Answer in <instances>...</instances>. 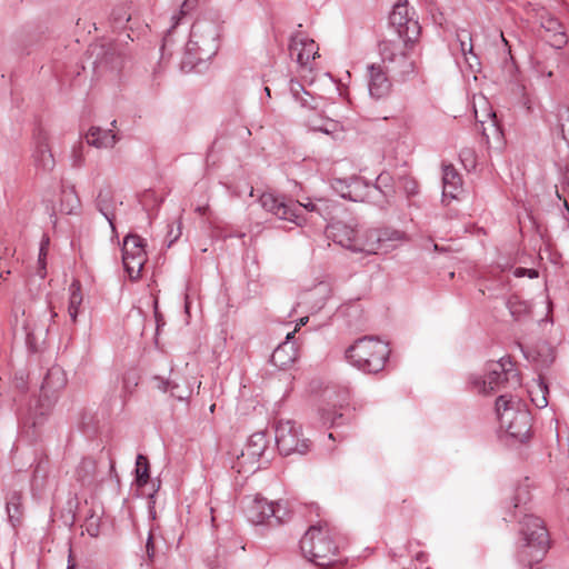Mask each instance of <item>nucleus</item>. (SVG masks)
Returning a JSON list of instances; mask_svg holds the SVG:
<instances>
[{"mask_svg": "<svg viewBox=\"0 0 569 569\" xmlns=\"http://www.w3.org/2000/svg\"><path fill=\"white\" fill-rule=\"evenodd\" d=\"M66 383L67 377L64 371L60 367H52L43 379L41 392L43 396L49 397L50 393L53 395L61 390Z\"/></svg>", "mask_w": 569, "mask_h": 569, "instance_id": "cd10ccee", "label": "nucleus"}, {"mask_svg": "<svg viewBox=\"0 0 569 569\" xmlns=\"http://www.w3.org/2000/svg\"><path fill=\"white\" fill-rule=\"evenodd\" d=\"M425 558H426V555L422 552L417 555V560H419V561H423Z\"/></svg>", "mask_w": 569, "mask_h": 569, "instance_id": "052dcab7", "label": "nucleus"}, {"mask_svg": "<svg viewBox=\"0 0 569 569\" xmlns=\"http://www.w3.org/2000/svg\"><path fill=\"white\" fill-rule=\"evenodd\" d=\"M529 395L532 403L537 408H545L548 406V386L539 378L535 385L529 389Z\"/></svg>", "mask_w": 569, "mask_h": 569, "instance_id": "72a5a7b5", "label": "nucleus"}, {"mask_svg": "<svg viewBox=\"0 0 569 569\" xmlns=\"http://www.w3.org/2000/svg\"><path fill=\"white\" fill-rule=\"evenodd\" d=\"M561 132L563 139L569 143V112L565 118H562Z\"/></svg>", "mask_w": 569, "mask_h": 569, "instance_id": "8fccbe9b", "label": "nucleus"}, {"mask_svg": "<svg viewBox=\"0 0 569 569\" xmlns=\"http://www.w3.org/2000/svg\"><path fill=\"white\" fill-rule=\"evenodd\" d=\"M48 476V467L44 462H39L33 471L31 488L33 491H40L44 488V480Z\"/></svg>", "mask_w": 569, "mask_h": 569, "instance_id": "58836bf2", "label": "nucleus"}, {"mask_svg": "<svg viewBox=\"0 0 569 569\" xmlns=\"http://www.w3.org/2000/svg\"><path fill=\"white\" fill-rule=\"evenodd\" d=\"M58 313L52 309L50 303L46 305L44 311L36 320H24L22 323V329L26 333V343L30 351L37 352L44 345L49 327L51 322H54Z\"/></svg>", "mask_w": 569, "mask_h": 569, "instance_id": "4468645a", "label": "nucleus"}, {"mask_svg": "<svg viewBox=\"0 0 569 569\" xmlns=\"http://www.w3.org/2000/svg\"><path fill=\"white\" fill-rule=\"evenodd\" d=\"M320 413H321V419L323 420V422L330 423L331 426L336 425L337 419L342 417L341 413L330 412L329 410H327L325 408L321 409Z\"/></svg>", "mask_w": 569, "mask_h": 569, "instance_id": "a18cd8bd", "label": "nucleus"}, {"mask_svg": "<svg viewBox=\"0 0 569 569\" xmlns=\"http://www.w3.org/2000/svg\"><path fill=\"white\" fill-rule=\"evenodd\" d=\"M67 569H76V563L72 562L71 560V555H69V559H68V567Z\"/></svg>", "mask_w": 569, "mask_h": 569, "instance_id": "4d7b16f0", "label": "nucleus"}, {"mask_svg": "<svg viewBox=\"0 0 569 569\" xmlns=\"http://www.w3.org/2000/svg\"><path fill=\"white\" fill-rule=\"evenodd\" d=\"M308 320H309V318H308V317H302V318H300V319H299V321H298V323H297V326H296V328H295V330H293V331H295V333H296V332H297V331H298L302 326H305V325L308 322Z\"/></svg>", "mask_w": 569, "mask_h": 569, "instance_id": "5fc2aeb1", "label": "nucleus"}, {"mask_svg": "<svg viewBox=\"0 0 569 569\" xmlns=\"http://www.w3.org/2000/svg\"><path fill=\"white\" fill-rule=\"evenodd\" d=\"M153 381L156 383L154 387L158 390L162 392H169L172 398L178 400H187L192 393V387L189 383L186 381L181 383L176 378L163 379L156 376Z\"/></svg>", "mask_w": 569, "mask_h": 569, "instance_id": "393cba45", "label": "nucleus"}, {"mask_svg": "<svg viewBox=\"0 0 569 569\" xmlns=\"http://www.w3.org/2000/svg\"><path fill=\"white\" fill-rule=\"evenodd\" d=\"M171 20H172V26H171V28L168 30V32L166 33V36L163 37V40H162V47H161V50H162V51H163V50L166 49V47L170 43L172 29H174V28L178 26L179 20H180V17L172 16Z\"/></svg>", "mask_w": 569, "mask_h": 569, "instance_id": "de8ad7c7", "label": "nucleus"}, {"mask_svg": "<svg viewBox=\"0 0 569 569\" xmlns=\"http://www.w3.org/2000/svg\"><path fill=\"white\" fill-rule=\"evenodd\" d=\"M244 512L248 520L254 525L263 523L271 518L272 502L261 497H254L247 500Z\"/></svg>", "mask_w": 569, "mask_h": 569, "instance_id": "4be33fe9", "label": "nucleus"}, {"mask_svg": "<svg viewBox=\"0 0 569 569\" xmlns=\"http://www.w3.org/2000/svg\"><path fill=\"white\" fill-rule=\"evenodd\" d=\"M356 241L355 252L388 253L405 241V233L391 228L367 229L359 231Z\"/></svg>", "mask_w": 569, "mask_h": 569, "instance_id": "6e6552de", "label": "nucleus"}, {"mask_svg": "<svg viewBox=\"0 0 569 569\" xmlns=\"http://www.w3.org/2000/svg\"><path fill=\"white\" fill-rule=\"evenodd\" d=\"M388 343L376 337H363L346 350L348 362L365 373L381 371L389 358Z\"/></svg>", "mask_w": 569, "mask_h": 569, "instance_id": "39448f33", "label": "nucleus"}, {"mask_svg": "<svg viewBox=\"0 0 569 569\" xmlns=\"http://www.w3.org/2000/svg\"><path fill=\"white\" fill-rule=\"evenodd\" d=\"M389 22L395 33L405 40L415 41L420 34V24L412 8L407 0L398 1L390 13Z\"/></svg>", "mask_w": 569, "mask_h": 569, "instance_id": "f8f14e48", "label": "nucleus"}, {"mask_svg": "<svg viewBox=\"0 0 569 569\" xmlns=\"http://www.w3.org/2000/svg\"><path fill=\"white\" fill-rule=\"evenodd\" d=\"M540 26L549 33L548 41L556 49H562L568 43V37L562 24L553 16L546 13L540 17Z\"/></svg>", "mask_w": 569, "mask_h": 569, "instance_id": "5701e85b", "label": "nucleus"}, {"mask_svg": "<svg viewBox=\"0 0 569 569\" xmlns=\"http://www.w3.org/2000/svg\"><path fill=\"white\" fill-rule=\"evenodd\" d=\"M512 274L516 278L528 276L529 278L538 277V272L535 269L516 268L512 270Z\"/></svg>", "mask_w": 569, "mask_h": 569, "instance_id": "49530a36", "label": "nucleus"}, {"mask_svg": "<svg viewBox=\"0 0 569 569\" xmlns=\"http://www.w3.org/2000/svg\"><path fill=\"white\" fill-rule=\"evenodd\" d=\"M295 203L299 204V214L306 220V218L302 216V209H306L310 212H317L321 217L326 218L325 209L319 204L312 202L310 199H307L306 202L303 201H295Z\"/></svg>", "mask_w": 569, "mask_h": 569, "instance_id": "a19ab883", "label": "nucleus"}, {"mask_svg": "<svg viewBox=\"0 0 569 569\" xmlns=\"http://www.w3.org/2000/svg\"><path fill=\"white\" fill-rule=\"evenodd\" d=\"M144 247V240L138 234L130 233L123 239L122 262L131 280H137L141 276L142 268L147 261Z\"/></svg>", "mask_w": 569, "mask_h": 569, "instance_id": "ddd939ff", "label": "nucleus"}, {"mask_svg": "<svg viewBox=\"0 0 569 569\" xmlns=\"http://www.w3.org/2000/svg\"><path fill=\"white\" fill-rule=\"evenodd\" d=\"M18 310L14 311V318H16V322L18 323L19 321V318H18V315H17Z\"/></svg>", "mask_w": 569, "mask_h": 569, "instance_id": "e2e57ef3", "label": "nucleus"}, {"mask_svg": "<svg viewBox=\"0 0 569 569\" xmlns=\"http://www.w3.org/2000/svg\"><path fill=\"white\" fill-rule=\"evenodd\" d=\"M48 244H49V239H43L40 244L39 259H38V263H39L38 274L40 276V278L46 277V256H47Z\"/></svg>", "mask_w": 569, "mask_h": 569, "instance_id": "79ce46f5", "label": "nucleus"}, {"mask_svg": "<svg viewBox=\"0 0 569 569\" xmlns=\"http://www.w3.org/2000/svg\"><path fill=\"white\" fill-rule=\"evenodd\" d=\"M566 187H567V190L569 191V178L567 179Z\"/></svg>", "mask_w": 569, "mask_h": 569, "instance_id": "0e129e2a", "label": "nucleus"}, {"mask_svg": "<svg viewBox=\"0 0 569 569\" xmlns=\"http://www.w3.org/2000/svg\"><path fill=\"white\" fill-rule=\"evenodd\" d=\"M259 203L266 211L281 220L293 222L298 227H302L307 222V220L299 214V204L295 203L293 200H287L271 192H264L260 196Z\"/></svg>", "mask_w": 569, "mask_h": 569, "instance_id": "2eb2a0df", "label": "nucleus"}, {"mask_svg": "<svg viewBox=\"0 0 569 569\" xmlns=\"http://www.w3.org/2000/svg\"><path fill=\"white\" fill-rule=\"evenodd\" d=\"M462 192V179L452 164L442 167V201L457 199Z\"/></svg>", "mask_w": 569, "mask_h": 569, "instance_id": "412c9836", "label": "nucleus"}, {"mask_svg": "<svg viewBox=\"0 0 569 569\" xmlns=\"http://www.w3.org/2000/svg\"><path fill=\"white\" fill-rule=\"evenodd\" d=\"M459 157L465 168L470 170L476 166L475 152L471 149H463L460 151Z\"/></svg>", "mask_w": 569, "mask_h": 569, "instance_id": "37998d69", "label": "nucleus"}, {"mask_svg": "<svg viewBox=\"0 0 569 569\" xmlns=\"http://www.w3.org/2000/svg\"><path fill=\"white\" fill-rule=\"evenodd\" d=\"M328 232L335 242L355 252L359 230L339 221L328 226Z\"/></svg>", "mask_w": 569, "mask_h": 569, "instance_id": "b1692460", "label": "nucleus"}, {"mask_svg": "<svg viewBox=\"0 0 569 569\" xmlns=\"http://www.w3.org/2000/svg\"><path fill=\"white\" fill-rule=\"evenodd\" d=\"M80 201L73 189H63L61 192L60 211L64 214H72L79 208Z\"/></svg>", "mask_w": 569, "mask_h": 569, "instance_id": "c9c22d12", "label": "nucleus"}, {"mask_svg": "<svg viewBox=\"0 0 569 569\" xmlns=\"http://www.w3.org/2000/svg\"><path fill=\"white\" fill-rule=\"evenodd\" d=\"M33 159L36 166L43 171H51L56 166V161L49 146V138L47 133L42 131L36 136Z\"/></svg>", "mask_w": 569, "mask_h": 569, "instance_id": "aec40b11", "label": "nucleus"}, {"mask_svg": "<svg viewBox=\"0 0 569 569\" xmlns=\"http://www.w3.org/2000/svg\"><path fill=\"white\" fill-rule=\"evenodd\" d=\"M507 307L515 320L522 319L530 310L529 303L521 300L518 296H511L508 299Z\"/></svg>", "mask_w": 569, "mask_h": 569, "instance_id": "e433bc0d", "label": "nucleus"}, {"mask_svg": "<svg viewBox=\"0 0 569 569\" xmlns=\"http://www.w3.org/2000/svg\"><path fill=\"white\" fill-rule=\"evenodd\" d=\"M488 118L491 120V124L495 127L496 123H495V113H488Z\"/></svg>", "mask_w": 569, "mask_h": 569, "instance_id": "13d9d810", "label": "nucleus"}, {"mask_svg": "<svg viewBox=\"0 0 569 569\" xmlns=\"http://www.w3.org/2000/svg\"><path fill=\"white\" fill-rule=\"evenodd\" d=\"M337 189L340 190L341 197L351 201H362V196L358 190L362 187V181L359 178H352L350 182L342 180L337 181Z\"/></svg>", "mask_w": 569, "mask_h": 569, "instance_id": "473e14b6", "label": "nucleus"}, {"mask_svg": "<svg viewBox=\"0 0 569 569\" xmlns=\"http://www.w3.org/2000/svg\"><path fill=\"white\" fill-rule=\"evenodd\" d=\"M97 465L92 458H83L77 467L76 475L82 483H90L94 479Z\"/></svg>", "mask_w": 569, "mask_h": 569, "instance_id": "f704fd0d", "label": "nucleus"}, {"mask_svg": "<svg viewBox=\"0 0 569 569\" xmlns=\"http://www.w3.org/2000/svg\"><path fill=\"white\" fill-rule=\"evenodd\" d=\"M146 551L148 555V558L151 560L154 557V546L151 533L148 537L147 543H146Z\"/></svg>", "mask_w": 569, "mask_h": 569, "instance_id": "3c124183", "label": "nucleus"}, {"mask_svg": "<svg viewBox=\"0 0 569 569\" xmlns=\"http://www.w3.org/2000/svg\"><path fill=\"white\" fill-rule=\"evenodd\" d=\"M408 42H412V40H405L396 36L379 43L381 66L393 76L406 77L415 71V63L406 53Z\"/></svg>", "mask_w": 569, "mask_h": 569, "instance_id": "1a4fd4ad", "label": "nucleus"}, {"mask_svg": "<svg viewBox=\"0 0 569 569\" xmlns=\"http://www.w3.org/2000/svg\"><path fill=\"white\" fill-rule=\"evenodd\" d=\"M69 303H68V315L70 320L74 323L77 322L78 315L80 312V307L82 305V293H81V284L78 280H73L69 287Z\"/></svg>", "mask_w": 569, "mask_h": 569, "instance_id": "2f4dec72", "label": "nucleus"}, {"mask_svg": "<svg viewBox=\"0 0 569 569\" xmlns=\"http://www.w3.org/2000/svg\"><path fill=\"white\" fill-rule=\"evenodd\" d=\"M289 51L291 57L296 56V60L301 67H307L310 60L318 54V46L313 40L299 33L291 38Z\"/></svg>", "mask_w": 569, "mask_h": 569, "instance_id": "f3484780", "label": "nucleus"}, {"mask_svg": "<svg viewBox=\"0 0 569 569\" xmlns=\"http://www.w3.org/2000/svg\"><path fill=\"white\" fill-rule=\"evenodd\" d=\"M295 331L288 332L286 341L280 343L271 355V362L279 369H286L291 366L298 358V349L293 341Z\"/></svg>", "mask_w": 569, "mask_h": 569, "instance_id": "6ab92c4d", "label": "nucleus"}, {"mask_svg": "<svg viewBox=\"0 0 569 569\" xmlns=\"http://www.w3.org/2000/svg\"><path fill=\"white\" fill-rule=\"evenodd\" d=\"M92 54L96 56V60L93 61L96 69L116 70L119 69L123 62V52L112 42L93 47Z\"/></svg>", "mask_w": 569, "mask_h": 569, "instance_id": "dca6fc26", "label": "nucleus"}, {"mask_svg": "<svg viewBox=\"0 0 569 569\" xmlns=\"http://www.w3.org/2000/svg\"><path fill=\"white\" fill-rule=\"evenodd\" d=\"M300 549L303 557L318 567L333 563L338 552L327 522L311 526L300 540Z\"/></svg>", "mask_w": 569, "mask_h": 569, "instance_id": "423d86ee", "label": "nucleus"}, {"mask_svg": "<svg viewBox=\"0 0 569 569\" xmlns=\"http://www.w3.org/2000/svg\"><path fill=\"white\" fill-rule=\"evenodd\" d=\"M518 559L523 565L540 562L550 548L549 533L538 517L525 515L520 528Z\"/></svg>", "mask_w": 569, "mask_h": 569, "instance_id": "7ed1b4c3", "label": "nucleus"}, {"mask_svg": "<svg viewBox=\"0 0 569 569\" xmlns=\"http://www.w3.org/2000/svg\"><path fill=\"white\" fill-rule=\"evenodd\" d=\"M137 385H138V382H137V379L134 376L132 377V379L130 377L124 378L123 387L126 390L131 391V386H137Z\"/></svg>", "mask_w": 569, "mask_h": 569, "instance_id": "864d4df0", "label": "nucleus"}, {"mask_svg": "<svg viewBox=\"0 0 569 569\" xmlns=\"http://www.w3.org/2000/svg\"><path fill=\"white\" fill-rule=\"evenodd\" d=\"M457 40L460 44V51L465 57L466 62L471 69L479 66L477 56L473 53V46L470 33L462 29L457 32Z\"/></svg>", "mask_w": 569, "mask_h": 569, "instance_id": "7c9ffc66", "label": "nucleus"}, {"mask_svg": "<svg viewBox=\"0 0 569 569\" xmlns=\"http://www.w3.org/2000/svg\"><path fill=\"white\" fill-rule=\"evenodd\" d=\"M180 234H181V228H180V222H179L178 226H177L176 236H173V238L170 240L169 246H171L172 242L176 241L180 237Z\"/></svg>", "mask_w": 569, "mask_h": 569, "instance_id": "6e6d98bb", "label": "nucleus"}, {"mask_svg": "<svg viewBox=\"0 0 569 569\" xmlns=\"http://www.w3.org/2000/svg\"><path fill=\"white\" fill-rule=\"evenodd\" d=\"M268 448L266 433L260 431L251 435L244 447L234 453L231 468L238 473H253L259 470L269 459L264 458Z\"/></svg>", "mask_w": 569, "mask_h": 569, "instance_id": "9d476101", "label": "nucleus"}, {"mask_svg": "<svg viewBox=\"0 0 569 569\" xmlns=\"http://www.w3.org/2000/svg\"><path fill=\"white\" fill-rule=\"evenodd\" d=\"M369 80L368 90L369 94L375 99H381L389 94L391 82L387 73H390L381 64H371L368 68Z\"/></svg>", "mask_w": 569, "mask_h": 569, "instance_id": "a211bd4d", "label": "nucleus"}, {"mask_svg": "<svg viewBox=\"0 0 569 569\" xmlns=\"http://www.w3.org/2000/svg\"><path fill=\"white\" fill-rule=\"evenodd\" d=\"M266 94L270 97V89L268 87L264 88Z\"/></svg>", "mask_w": 569, "mask_h": 569, "instance_id": "680f3d73", "label": "nucleus"}, {"mask_svg": "<svg viewBox=\"0 0 569 569\" xmlns=\"http://www.w3.org/2000/svg\"><path fill=\"white\" fill-rule=\"evenodd\" d=\"M496 413L500 428L512 439L523 442L530 436L531 415L518 398L501 395L496 400Z\"/></svg>", "mask_w": 569, "mask_h": 569, "instance_id": "f03ea898", "label": "nucleus"}, {"mask_svg": "<svg viewBox=\"0 0 569 569\" xmlns=\"http://www.w3.org/2000/svg\"><path fill=\"white\" fill-rule=\"evenodd\" d=\"M114 20L118 27L123 26L124 22H128L130 20V16H128L126 12L123 13H117L114 12Z\"/></svg>", "mask_w": 569, "mask_h": 569, "instance_id": "603ef678", "label": "nucleus"}, {"mask_svg": "<svg viewBox=\"0 0 569 569\" xmlns=\"http://www.w3.org/2000/svg\"><path fill=\"white\" fill-rule=\"evenodd\" d=\"M530 500V490L528 483H521L517 487L512 488L508 496L506 497V508L511 512V509L515 511L511 513V517L515 518L517 516V510L522 512L525 506Z\"/></svg>", "mask_w": 569, "mask_h": 569, "instance_id": "bb28decb", "label": "nucleus"}, {"mask_svg": "<svg viewBox=\"0 0 569 569\" xmlns=\"http://www.w3.org/2000/svg\"><path fill=\"white\" fill-rule=\"evenodd\" d=\"M289 91L292 99L305 111V124L312 131L330 134L337 129V122L322 116L327 100L321 96H313L296 80H290Z\"/></svg>", "mask_w": 569, "mask_h": 569, "instance_id": "0eeeda50", "label": "nucleus"}, {"mask_svg": "<svg viewBox=\"0 0 569 569\" xmlns=\"http://www.w3.org/2000/svg\"><path fill=\"white\" fill-rule=\"evenodd\" d=\"M272 511L271 518L274 519L276 523L280 525L287 521L290 518V509L286 501L272 502Z\"/></svg>", "mask_w": 569, "mask_h": 569, "instance_id": "ea45409f", "label": "nucleus"}, {"mask_svg": "<svg viewBox=\"0 0 569 569\" xmlns=\"http://www.w3.org/2000/svg\"><path fill=\"white\" fill-rule=\"evenodd\" d=\"M149 481V462L147 457L138 455L136 460V482L138 487H143Z\"/></svg>", "mask_w": 569, "mask_h": 569, "instance_id": "4c0bfd02", "label": "nucleus"}, {"mask_svg": "<svg viewBox=\"0 0 569 569\" xmlns=\"http://www.w3.org/2000/svg\"><path fill=\"white\" fill-rule=\"evenodd\" d=\"M197 4H198V0H184L181 6L180 16H184L189 11L193 10Z\"/></svg>", "mask_w": 569, "mask_h": 569, "instance_id": "09e8293b", "label": "nucleus"}, {"mask_svg": "<svg viewBox=\"0 0 569 569\" xmlns=\"http://www.w3.org/2000/svg\"><path fill=\"white\" fill-rule=\"evenodd\" d=\"M469 383L473 391L490 395L503 388H515L520 385L518 370L510 357H501L486 365L485 375H471Z\"/></svg>", "mask_w": 569, "mask_h": 569, "instance_id": "20e7f679", "label": "nucleus"}, {"mask_svg": "<svg viewBox=\"0 0 569 569\" xmlns=\"http://www.w3.org/2000/svg\"><path fill=\"white\" fill-rule=\"evenodd\" d=\"M118 202L114 200L110 191L102 190L97 197V209L107 219L111 229L114 231V210Z\"/></svg>", "mask_w": 569, "mask_h": 569, "instance_id": "c85d7f7f", "label": "nucleus"}, {"mask_svg": "<svg viewBox=\"0 0 569 569\" xmlns=\"http://www.w3.org/2000/svg\"><path fill=\"white\" fill-rule=\"evenodd\" d=\"M21 500L22 495L19 491H12L7 497L6 509L8 513V520L12 527H17L21 522Z\"/></svg>", "mask_w": 569, "mask_h": 569, "instance_id": "c756f323", "label": "nucleus"}, {"mask_svg": "<svg viewBox=\"0 0 569 569\" xmlns=\"http://www.w3.org/2000/svg\"><path fill=\"white\" fill-rule=\"evenodd\" d=\"M219 49V28L208 20L193 23L190 37L184 47L181 69L193 70L199 63L210 60Z\"/></svg>", "mask_w": 569, "mask_h": 569, "instance_id": "f257e3e1", "label": "nucleus"}, {"mask_svg": "<svg viewBox=\"0 0 569 569\" xmlns=\"http://www.w3.org/2000/svg\"><path fill=\"white\" fill-rule=\"evenodd\" d=\"M87 143L98 149L112 148L119 140L112 129L91 127L86 134Z\"/></svg>", "mask_w": 569, "mask_h": 569, "instance_id": "a878e982", "label": "nucleus"}, {"mask_svg": "<svg viewBox=\"0 0 569 569\" xmlns=\"http://www.w3.org/2000/svg\"><path fill=\"white\" fill-rule=\"evenodd\" d=\"M274 438L281 455H305L309 451L310 441L302 436L300 426L295 421H279L276 426Z\"/></svg>", "mask_w": 569, "mask_h": 569, "instance_id": "9b49d317", "label": "nucleus"}, {"mask_svg": "<svg viewBox=\"0 0 569 569\" xmlns=\"http://www.w3.org/2000/svg\"><path fill=\"white\" fill-rule=\"evenodd\" d=\"M169 236H170V237H171V236L173 237V236H176V232H172V230H171V231H169Z\"/></svg>", "mask_w": 569, "mask_h": 569, "instance_id": "338daca9", "label": "nucleus"}, {"mask_svg": "<svg viewBox=\"0 0 569 569\" xmlns=\"http://www.w3.org/2000/svg\"><path fill=\"white\" fill-rule=\"evenodd\" d=\"M169 236H170V237H171V236L173 237V236H176V232H172V230H171V231H169Z\"/></svg>", "mask_w": 569, "mask_h": 569, "instance_id": "69168bd1", "label": "nucleus"}, {"mask_svg": "<svg viewBox=\"0 0 569 569\" xmlns=\"http://www.w3.org/2000/svg\"><path fill=\"white\" fill-rule=\"evenodd\" d=\"M208 207H198L197 211L201 214H203L207 211Z\"/></svg>", "mask_w": 569, "mask_h": 569, "instance_id": "bf43d9fd", "label": "nucleus"}, {"mask_svg": "<svg viewBox=\"0 0 569 569\" xmlns=\"http://www.w3.org/2000/svg\"><path fill=\"white\" fill-rule=\"evenodd\" d=\"M86 530L91 537H97L99 535V518L91 516L86 521Z\"/></svg>", "mask_w": 569, "mask_h": 569, "instance_id": "c03bdc74", "label": "nucleus"}]
</instances>
